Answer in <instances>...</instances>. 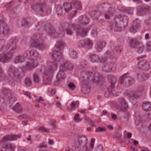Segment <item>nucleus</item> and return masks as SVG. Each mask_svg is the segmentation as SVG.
Here are the masks:
<instances>
[{"mask_svg": "<svg viewBox=\"0 0 151 151\" xmlns=\"http://www.w3.org/2000/svg\"><path fill=\"white\" fill-rule=\"evenodd\" d=\"M105 43L104 41H100L97 43L96 48L97 51L100 52L105 47Z\"/></svg>", "mask_w": 151, "mask_h": 151, "instance_id": "28", "label": "nucleus"}, {"mask_svg": "<svg viewBox=\"0 0 151 151\" xmlns=\"http://www.w3.org/2000/svg\"><path fill=\"white\" fill-rule=\"evenodd\" d=\"M95 142V139H94L92 138L91 139V142H90V144L89 145V147H90V149L91 150H92L93 149L94 146V143Z\"/></svg>", "mask_w": 151, "mask_h": 151, "instance_id": "53", "label": "nucleus"}, {"mask_svg": "<svg viewBox=\"0 0 151 151\" xmlns=\"http://www.w3.org/2000/svg\"><path fill=\"white\" fill-rule=\"evenodd\" d=\"M65 46V44L64 42L59 41L57 42L55 46V48L58 49L62 50Z\"/></svg>", "mask_w": 151, "mask_h": 151, "instance_id": "33", "label": "nucleus"}, {"mask_svg": "<svg viewBox=\"0 0 151 151\" xmlns=\"http://www.w3.org/2000/svg\"><path fill=\"white\" fill-rule=\"evenodd\" d=\"M111 52L110 51H107L104 55V57L101 58L100 59L99 57L96 54H91L90 56L91 62L93 63L100 62L103 63L106 61V58L110 57L111 54Z\"/></svg>", "mask_w": 151, "mask_h": 151, "instance_id": "11", "label": "nucleus"}, {"mask_svg": "<svg viewBox=\"0 0 151 151\" xmlns=\"http://www.w3.org/2000/svg\"><path fill=\"white\" fill-rule=\"evenodd\" d=\"M128 19L123 15L118 14L115 16L111 25L110 29L115 32L121 30L122 27L125 28L127 24Z\"/></svg>", "mask_w": 151, "mask_h": 151, "instance_id": "2", "label": "nucleus"}, {"mask_svg": "<svg viewBox=\"0 0 151 151\" xmlns=\"http://www.w3.org/2000/svg\"><path fill=\"white\" fill-rule=\"evenodd\" d=\"M117 110L119 111L125 113L126 116L124 117L126 118L129 117V114L127 111L128 105L126 101L123 98L118 99L116 105Z\"/></svg>", "mask_w": 151, "mask_h": 151, "instance_id": "8", "label": "nucleus"}, {"mask_svg": "<svg viewBox=\"0 0 151 151\" xmlns=\"http://www.w3.org/2000/svg\"><path fill=\"white\" fill-rule=\"evenodd\" d=\"M145 90V87L144 86L140 85L138 87V91L142 93Z\"/></svg>", "mask_w": 151, "mask_h": 151, "instance_id": "54", "label": "nucleus"}, {"mask_svg": "<svg viewBox=\"0 0 151 151\" xmlns=\"http://www.w3.org/2000/svg\"><path fill=\"white\" fill-rule=\"evenodd\" d=\"M128 75V73L125 74L120 78L119 83L120 84H122L123 83L125 79L128 77L127 75Z\"/></svg>", "mask_w": 151, "mask_h": 151, "instance_id": "39", "label": "nucleus"}, {"mask_svg": "<svg viewBox=\"0 0 151 151\" xmlns=\"http://www.w3.org/2000/svg\"><path fill=\"white\" fill-rule=\"evenodd\" d=\"M78 104V103L77 102L73 101L71 102L70 106L71 109H74L76 108L77 104Z\"/></svg>", "mask_w": 151, "mask_h": 151, "instance_id": "52", "label": "nucleus"}, {"mask_svg": "<svg viewBox=\"0 0 151 151\" xmlns=\"http://www.w3.org/2000/svg\"><path fill=\"white\" fill-rule=\"evenodd\" d=\"M63 12L62 6L61 5L58 6L57 7L56 12L58 15H61Z\"/></svg>", "mask_w": 151, "mask_h": 151, "instance_id": "44", "label": "nucleus"}, {"mask_svg": "<svg viewBox=\"0 0 151 151\" xmlns=\"http://www.w3.org/2000/svg\"><path fill=\"white\" fill-rule=\"evenodd\" d=\"M140 21L139 19H136L133 22L132 28L130 29V31L133 32L136 31V29L140 27Z\"/></svg>", "mask_w": 151, "mask_h": 151, "instance_id": "26", "label": "nucleus"}, {"mask_svg": "<svg viewBox=\"0 0 151 151\" xmlns=\"http://www.w3.org/2000/svg\"><path fill=\"white\" fill-rule=\"evenodd\" d=\"M33 80L35 83H39L40 82V79L37 73H35L33 75Z\"/></svg>", "mask_w": 151, "mask_h": 151, "instance_id": "36", "label": "nucleus"}, {"mask_svg": "<svg viewBox=\"0 0 151 151\" xmlns=\"http://www.w3.org/2000/svg\"><path fill=\"white\" fill-rule=\"evenodd\" d=\"M92 150L90 149V147L88 148V146L87 144H84L82 148L81 149V151H91Z\"/></svg>", "mask_w": 151, "mask_h": 151, "instance_id": "41", "label": "nucleus"}, {"mask_svg": "<svg viewBox=\"0 0 151 151\" xmlns=\"http://www.w3.org/2000/svg\"><path fill=\"white\" fill-rule=\"evenodd\" d=\"M130 45L131 48L136 49L139 53H142L143 51L144 46L143 45L136 39H131L130 40Z\"/></svg>", "mask_w": 151, "mask_h": 151, "instance_id": "13", "label": "nucleus"}, {"mask_svg": "<svg viewBox=\"0 0 151 151\" xmlns=\"http://www.w3.org/2000/svg\"><path fill=\"white\" fill-rule=\"evenodd\" d=\"M147 48L148 51H151V41H149L147 43Z\"/></svg>", "mask_w": 151, "mask_h": 151, "instance_id": "57", "label": "nucleus"}, {"mask_svg": "<svg viewBox=\"0 0 151 151\" xmlns=\"http://www.w3.org/2000/svg\"><path fill=\"white\" fill-rule=\"evenodd\" d=\"M66 33L67 35H72L73 33V31L72 30L69 28H67L66 30Z\"/></svg>", "mask_w": 151, "mask_h": 151, "instance_id": "56", "label": "nucleus"}, {"mask_svg": "<svg viewBox=\"0 0 151 151\" xmlns=\"http://www.w3.org/2000/svg\"><path fill=\"white\" fill-rule=\"evenodd\" d=\"M109 6L108 11H107L105 14V17L106 19H109L112 16L113 13L111 11V8L110 7V5H109Z\"/></svg>", "mask_w": 151, "mask_h": 151, "instance_id": "34", "label": "nucleus"}, {"mask_svg": "<svg viewBox=\"0 0 151 151\" xmlns=\"http://www.w3.org/2000/svg\"><path fill=\"white\" fill-rule=\"evenodd\" d=\"M64 70L60 69V70L57 76V80L54 82L55 85L58 86L59 84L60 81L62 80L65 78V75Z\"/></svg>", "mask_w": 151, "mask_h": 151, "instance_id": "23", "label": "nucleus"}, {"mask_svg": "<svg viewBox=\"0 0 151 151\" xmlns=\"http://www.w3.org/2000/svg\"><path fill=\"white\" fill-rule=\"evenodd\" d=\"M38 52L36 50H32L30 51H26L24 52V56L29 58L24 67L29 70H32L38 65L37 59L39 56Z\"/></svg>", "mask_w": 151, "mask_h": 151, "instance_id": "3", "label": "nucleus"}, {"mask_svg": "<svg viewBox=\"0 0 151 151\" xmlns=\"http://www.w3.org/2000/svg\"><path fill=\"white\" fill-rule=\"evenodd\" d=\"M74 66L73 63L68 61H65L61 64L60 69L64 70H71L73 68Z\"/></svg>", "mask_w": 151, "mask_h": 151, "instance_id": "19", "label": "nucleus"}, {"mask_svg": "<svg viewBox=\"0 0 151 151\" xmlns=\"http://www.w3.org/2000/svg\"><path fill=\"white\" fill-rule=\"evenodd\" d=\"M115 84H110V86L107 88V91L109 93H112L114 96H117L119 95V93H117V94L116 93Z\"/></svg>", "mask_w": 151, "mask_h": 151, "instance_id": "29", "label": "nucleus"}, {"mask_svg": "<svg viewBox=\"0 0 151 151\" xmlns=\"http://www.w3.org/2000/svg\"><path fill=\"white\" fill-rule=\"evenodd\" d=\"M46 4L45 2H37L32 6V9L36 12H43L46 14H50L51 12V9L50 8H47L45 11Z\"/></svg>", "mask_w": 151, "mask_h": 151, "instance_id": "9", "label": "nucleus"}, {"mask_svg": "<svg viewBox=\"0 0 151 151\" xmlns=\"http://www.w3.org/2000/svg\"><path fill=\"white\" fill-rule=\"evenodd\" d=\"M79 114H77L74 116V120L75 122H78L81 121V119L80 117H79Z\"/></svg>", "mask_w": 151, "mask_h": 151, "instance_id": "51", "label": "nucleus"}, {"mask_svg": "<svg viewBox=\"0 0 151 151\" xmlns=\"http://www.w3.org/2000/svg\"><path fill=\"white\" fill-rule=\"evenodd\" d=\"M125 93L127 95L129 96V100L132 104H136L133 101L134 99H136L139 97V96L137 94L134 93L132 91L130 90L127 91Z\"/></svg>", "mask_w": 151, "mask_h": 151, "instance_id": "22", "label": "nucleus"}, {"mask_svg": "<svg viewBox=\"0 0 151 151\" xmlns=\"http://www.w3.org/2000/svg\"><path fill=\"white\" fill-rule=\"evenodd\" d=\"M56 122L55 120L54 119H51L50 120L49 123L50 124L52 127L53 128L55 129L56 128Z\"/></svg>", "mask_w": 151, "mask_h": 151, "instance_id": "46", "label": "nucleus"}, {"mask_svg": "<svg viewBox=\"0 0 151 151\" xmlns=\"http://www.w3.org/2000/svg\"><path fill=\"white\" fill-rule=\"evenodd\" d=\"M77 142L79 145H81L82 144H87V139L85 136H78L77 138Z\"/></svg>", "mask_w": 151, "mask_h": 151, "instance_id": "27", "label": "nucleus"}, {"mask_svg": "<svg viewBox=\"0 0 151 151\" xmlns=\"http://www.w3.org/2000/svg\"><path fill=\"white\" fill-rule=\"evenodd\" d=\"M38 130L41 132H48L49 130L44 126H41L38 129Z\"/></svg>", "mask_w": 151, "mask_h": 151, "instance_id": "50", "label": "nucleus"}, {"mask_svg": "<svg viewBox=\"0 0 151 151\" xmlns=\"http://www.w3.org/2000/svg\"><path fill=\"white\" fill-rule=\"evenodd\" d=\"M107 78L110 84H115L116 83L117 78L114 75H109L108 76Z\"/></svg>", "mask_w": 151, "mask_h": 151, "instance_id": "30", "label": "nucleus"}, {"mask_svg": "<svg viewBox=\"0 0 151 151\" xmlns=\"http://www.w3.org/2000/svg\"><path fill=\"white\" fill-rule=\"evenodd\" d=\"M139 62L138 64V67L140 69L144 70H148L150 68L149 64L146 62L145 60L143 59V58L139 57L137 58Z\"/></svg>", "mask_w": 151, "mask_h": 151, "instance_id": "15", "label": "nucleus"}, {"mask_svg": "<svg viewBox=\"0 0 151 151\" xmlns=\"http://www.w3.org/2000/svg\"><path fill=\"white\" fill-rule=\"evenodd\" d=\"M95 150L96 151H102V147L101 145H98L96 148Z\"/></svg>", "mask_w": 151, "mask_h": 151, "instance_id": "62", "label": "nucleus"}, {"mask_svg": "<svg viewBox=\"0 0 151 151\" xmlns=\"http://www.w3.org/2000/svg\"><path fill=\"white\" fill-rule=\"evenodd\" d=\"M13 55V53L10 51L0 54V62L3 63L7 62L12 58Z\"/></svg>", "mask_w": 151, "mask_h": 151, "instance_id": "14", "label": "nucleus"}, {"mask_svg": "<svg viewBox=\"0 0 151 151\" xmlns=\"http://www.w3.org/2000/svg\"><path fill=\"white\" fill-rule=\"evenodd\" d=\"M21 137V135H15L14 134L7 135L4 137L1 141L0 145L4 149H9L11 150H15L16 147L14 144L7 143L9 141H14L16 140Z\"/></svg>", "mask_w": 151, "mask_h": 151, "instance_id": "4", "label": "nucleus"}, {"mask_svg": "<svg viewBox=\"0 0 151 151\" xmlns=\"http://www.w3.org/2000/svg\"><path fill=\"white\" fill-rule=\"evenodd\" d=\"M106 130V129L104 127H99L98 128H97L96 129V131L97 132H99L101 131L105 132Z\"/></svg>", "mask_w": 151, "mask_h": 151, "instance_id": "60", "label": "nucleus"}, {"mask_svg": "<svg viewBox=\"0 0 151 151\" xmlns=\"http://www.w3.org/2000/svg\"><path fill=\"white\" fill-rule=\"evenodd\" d=\"M122 48L121 47L118 46L114 48V50L117 52H121L122 51Z\"/></svg>", "mask_w": 151, "mask_h": 151, "instance_id": "61", "label": "nucleus"}, {"mask_svg": "<svg viewBox=\"0 0 151 151\" xmlns=\"http://www.w3.org/2000/svg\"><path fill=\"white\" fill-rule=\"evenodd\" d=\"M68 86L70 89H71L72 90H74V89L75 88V86L74 84L72 83H70L68 84Z\"/></svg>", "mask_w": 151, "mask_h": 151, "instance_id": "58", "label": "nucleus"}, {"mask_svg": "<svg viewBox=\"0 0 151 151\" xmlns=\"http://www.w3.org/2000/svg\"><path fill=\"white\" fill-rule=\"evenodd\" d=\"M142 106L143 109L145 111H147L151 109V104L149 102H144Z\"/></svg>", "mask_w": 151, "mask_h": 151, "instance_id": "35", "label": "nucleus"}, {"mask_svg": "<svg viewBox=\"0 0 151 151\" xmlns=\"http://www.w3.org/2000/svg\"><path fill=\"white\" fill-rule=\"evenodd\" d=\"M85 41V45H86L89 47L93 45V42L92 41L89 39H86Z\"/></svg>", "mask_w": 151, "mask_h": 151, "instance_id": "45", "label": "nucleus"}, {"mask_svg": "<svg viewBox=\"0 0 151 151\" xmlns=\"http://www.w3.org/2000/svg\"><path fill=\"white\" fill-rule=\"evenodd\" d=\"M38 147L39 148H46L47 145L45 142H42L39 145Z\"/></svg>", "mask_w": 151, "mask_h": 151, "instance_id": "59", "label": "nucleus"}, {"mask_svg": "<svg viewBox=\"0 0 151 151\" xmlns=\"http://www.w3.org/2000/svg\"><path fill=\"white\" fill-rule=\"evenodd\" d=\"M4 23L3 20H0V34L6 35L8 34L10 30L6 25L3 26V24Z\"/></svg>", "mask_w": 151, "mask_h": 151, "instance_id": "21", "label": "nucleus"}, {"mask_svg": "<svg viewBox=\"0 0 151 151\" xmlns=\"http://www.w3.org/2000/svg\"><path fill=\"white\" fill-rule=\"evenodd\" d=\"M13 109L16 112L19 113L22 111V108L19 103H17L13 107Z\"/></svg>", "mask_w": 151, "mask_h": 151, "instance_id": "31", "label": "nucleus"}, {"mask_svg": "<svg viewBox=\"0 0 151 151\" xmlns=\"http://www.w3.org/2000/svg\"><path fill=\"white\" fill-rule=\"evenodd\" d=\"M4 76L5 75L4 74L1 66L0 65V81L2 80V77Z\"/></svg>", "mask_w": 151, "mask_h": 151, "instance_id": "55", "label": "nucleus"}, {"mask_svg": "<svg viewBox=\"0 0 151 151\" xmlns=\"http://www.w3.org/2000/svg\"><path fill=\"white\" fill-rule=\"evenodd\" d=\"M63 6L65 12H68L71 9L73 10V5L69 3H65L64 4Z\"/></svg>", "mask_w": 151, "mask_h": 151, "instance_id": "37", "label": "nucleus"}, {"mask_svg": "<svg viewBox=\"0 0 151 151\" xmlns=\"http://www.w3.org/2000/svg\"><path fill=\"white\" fill-rule=\"evenodd\" d=\"M86 77L82 81L81 91L82 93L86 94L90 91L91 87L89 84V82L97 83L101 80L102 76L99 73H93L91 72H88L86 74Z\"/></svg>", "mask_w": 151, "mask_h": 151, "instance_id": "1", "label": "nucleus"}, {"mask_svg": "<svg viewBox=\"0 0 151 151\" xmlns=\"http://www.w3.org/2000/svg\"><path fill=\"white\" fill-rule=\"evenodd\" d=\"M2 94L4 97L6 99H10L12 98V94L9 89L4 88L2 89Z\"/></svg>", "mask_w": 151, "mask_h": 151, "instance_id": "24", "label": "nucleus"}, {"mask_svg": "<svg viewBox=\"0 0 151 151\" xmlns=\"http://www.w3.org/2000/svg\"><path fill=\"white\" fill-rule=\"evenodd\" d=\"M52 56L53 59V61L50 63L49 67L51 68L52 65H55L56 66L57 69L58 63L60 60L63 58V54L61 52H60L54 49Z\"/></svg>", "mask_w": 151, "mask_h": 151, "instance_id": "12", "label": "nucleus"}, {"mask_svg": "<svg viewBox=\"0 0 151 151\" xmlns=\"http://www.w3.org/2000/svg\"><path fill=\"white\" fill-rule=\"evenodd\" d=\"M98 31L96 29H93L92 32V34L93 36H96L97 34Z\"/></svg>", "mask_w": 151, "mask_h": 151, "instance_id": "64", "label": "nucleus"}, {"mask_svg": "<svg viewBox=\"0 0 151 151\" xmlns=\"http://www.w3.org/2000/svg\"><path fill=\"white\" fill-rule=\"evenodd\" d=\"M67 28L69 29L73 28V30H76L77 33L80 36L83 37L86 36L88 31L89 29L87 28H80L79 25H76L74 23L70 22L68 24Z\"/></svg>", "mask_w": 151, "mask_h": 151, "instance_id": "10", "label": "nucleus"}, {"mask_svg": "<svg viewBox=\"0 0 151 151\" xmlns=\"http://www.w3.org/2000/svg\"><path fill=\"white\" fill-rule=\"evenodd\" d=\"M104 67L105 69L103 68V69L105 72H110L114 71L116 68V65L113 62H108L106 64Z\"/></svg>", "mask_w": 151, "mask_h": 151, "instance_id": "20", "label": "nucleus"}, {"mask_svg": "<svg viewBox=\"0 0 151 151\" xmlns=\"http://www.w3.org/2000/svg\"><path fill=\"white\" fill-rule=\"evenodd\" d=\"M86 65V60L81 59L80 62V66L82 68H84Z\"/></svg>", "mask_w": 151, "mask_h": 151, "instance_id": "48", "label": "nucleus"}, {"mask_svg": "<svg viewBox=\"0 0 151 151\" xmlns=\"http://www.w3.org/2000/svg\"><path fill=\"white\" fill-rule=\"evenodd\" d=\"M128 81L129 84L130 85L133 84L134 82V80L131 77H129Z\"/></svg>", "mask_w": 151, "mask_h": 151, "instance_id": "63", "label": "nucleus"}, {"mask_svg": "<svg viewBox=\"0 0 151 151\" xmlns=\"http://www.w3.org/2000/svg\"><path fill=\"white\" fill-rule=\"evenodd\" d=\"M84 119L87 122L91 125L93 124L94 123L92 120L88 116L86 115L84 116Z\"/></svg>", "mask_w": 151, "mask_h": 151, "instance_id": "49", "label": "nucleus"}, {"mask_svg": "<svg viewBox=\"0 0 151 151\" xmlns=\"http://www.w3.org/2000/svg\"><path fill=\"white\" fill-rule=\"evenodd\" d=\"M85 45V41L83 40H80L78 43V46L80 48H82Z\"/></svg>", "mask_w": 151, "mask_h": 151, "instance_id": "47", "label": "nucleus"}, {"mask_svg": "<svg viewBox=\"0 0 151 151\" xmlns=\"http://www.w3.org/2000/svg\"><path fill=\"white\" fill-rule=\"evenodd\" d=\"M16 48V45L15 42H14L13 40H11L9 41V43L7 45L2 47L1 50L5 52L9 49H10V50L9 52H11V51L15 50Z\"/></svg>", "mask_w": 151, "mask_h": 151, "instance_id": "16", "label": "nucleus"}, {"mask_svg": "<svg viewBox=\"0 0 151 151\" xmlns=\"http://www.w3.org/2000/svg\"><path fill=\"white\" fill-rule=\"evenodd\" d=\"M24 83L26 86H30L32 83L31 79L29 78H26L25 80Z\"/></svg>", "mask_w": 151, "mask_h": 151, "instance_id": "42", "label": "nucleus"}, {"mask_svg": "<svg viewBox=\"0 0 151 151\" xmlns=\"http://www.w3.org/2000/svg\"><path fill=\"white\" fill-rule=\"evenodd\" d=\"M149 10V8L146 6H141L137 8V11L140 14H144Z\"/></svg>", "mask_w": 151, "mask_h": 151, "instance_id": "32", "label": "nucleus"}, {"mask_svg": "<svg viewBox=\"0 0 151 151\" xmlns=\"http://www.w3.org/2000/svg\"><path fill=\"white\" fill-rule=\"evenodd\" d=\"M46 38L44 34L37 33L34 34L32 37V45L33 46L40 50H43L47 47V45L43 43V41Z\"/></svg>", "mask_w": 151, "mask_h": 151, "instance_id": "5", "label": "nucleus"}, {"mask_svg": "<svg viewBox=\"0 0 151 151\" xmlns=\"http://www.w3.org/2000/svg\"><path fill=\"white\" fill-rule=\"evenodd\" d=\"M82 8L81 2L78 1H74L73 4V13H72L69 16L70 19L74 17L77 13V10H81Z\"/></svg>", "mask_w": 151, "mask_h": 151, "instance_id": "17", "label": "nucleus"}, {"mask_svg": "<svg viewBox=\"0 0 151 151\" xmlns=\"http://www.w3.org/2000/svg\"><path fill=\"white\" fill-rule=\"evenodd\" d=\"M48 33L51 35H54L56 36L57 35V34L55 32L54 28L53 27H51L49 29Z\"/></svg>", "mask_w": 151, "mask_h": 151, "instance_id": "43", "label": "nucleus"}, {"mask_svg": "<svg viewBox=\"0 0 151 151\" xmlns=\"http://www.w3.org/2000/svg\"><path fill=\"white\" fill-rule=\"evenodd\" d=\"M23 73L19 71L17 68L14 67H10L9 68L8 76V79L11 81L12 79L20 81L24 76Z\"/></svg>", "mask_w": 151, "mask_h": 151, "instance_id": "6", "label": "nucleus"}, {"mask_svg": "<svg viewBox=\"0 0 151 151\" xmlns=\"http://www.w3.org/2000/svg\"><path fill=\"white\" fill-rule=\"evenodd\" d=\"M100 13L97 11H92L91 13V15L93 19H97L100 16Z\"/></svg>", "mask_w": 151, "mask_h": 151, "instance_id": "38", "label": "nucleus"}, {"mask_svg": "<svg viewBox=\"0 0 151 151\" xmlns=\"http://www.w3.org/2000/svg\"><path fill=\"white\" fill-rule=\"evenodd\" d=\"M52 66L51 68L49 67L44 72L42 82L45 85H50L51 83L52 75L56 70V65H52Z\"/></svg>", "mask_w": 151, "mask_h": 151, "instance_id": "7", "label": "nucleus"}, {"mask_svg": "<svg viewBox=\"0 0 151 151\" xmlns=\"http://www.w3.org/2000/svg\"><path fill=\"white\" fill-rule=\"evenodd\" d=\"M78 24L80 28H83L81 25H86L89 23V19L85 15H83L80 16L78 19Z\"/></svg>", "mask_w": 151, "mask_h": 151, "instance_id": "18", "label": "nucleus"}, {"mask_svg": "<svg viewBox=\"0 0 151 151\" xmlns=\"http://www.w3.org/2000/svg\"><path fill=\"white\" fill-rule=\"evenodd\" d=\"M26 56H24V52L22 55H18L14 58V61L15 63H22L23 62Z\"/></svg>", "mask_w": 151, "mask_h": 151, "instance_id": "25", "label": "nucleus"}, {"mask_svg": "<svg viewBox=\"0 0 151 151\" xmlns=\"http://www.w3.org/2000/svg\"><path fill=\"white\" fill-rule=\"evenodd\" d=\"M70 55L71 58L73 59H76L78 57V55L77 52L76 51L73 50L70 51Z\"/></svg>", "mask_w": 151, "mask_h": 151, "instance_id": "40", "label": "nucleus"}]
</instances>
